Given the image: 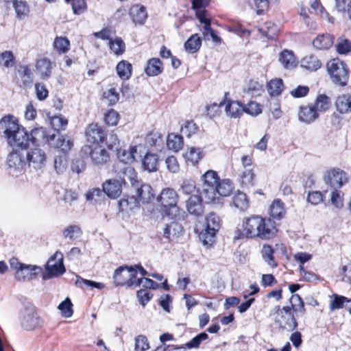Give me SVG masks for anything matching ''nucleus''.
<instances>
[{
    "mask_svg": "<svg viewBox=\"0 0 351 351\" xmlns=\"http://www.w3.org/2000/svg\"><path fill=\"white\" fill-rule=\"evenodd\" d=\"M0 132L3 134L8 145L14 149L24 150L28 148L30 143L29 135L13 115H6L1 119Z\"/></svg>",
    "mask_w": 351,
    "mask_h": 351,
    "instance_id": "nucleus-1",
    "label": "nucleus"
},
{
    "mask_svg": "<svg viewBox=\"0 0 351 351\" xmlns=\"http://www.w3.org/2000/svg\"><path fill=\"white\" fill-rule=\"evenodd\" d=\"M243 232L238 230L236 239L258 237L269 239L274 237L276 233L275 222L259 215H252L245 218L243 222Z\"/></svg>",
    "mask_w": 351,
    "mask_h": 351,
    "instance_id": "nucleus-2",
    "label": "nucleus"
},
{
    "mask_svg": "<svg viewBox=\"0 0 351 351\" xmlns=\"http://www.w3.org/2000/svg\"><path fill=\"white\" fill-rule=\"evenodd\" d=\"M9 263L10 268L15 271L14 278L19 282H25L36 278L43 271L40 267L23 263L16 257L11 258Z\"/></svg>",
    "mask_w": 351,
    "mask_h": 351,
    "instance_id": "nucleus-3",
    "label": "nucleus"
},
{
    "mask_svg": "<svg viewBox=\"0 0 351 351\" xmlns=\"http://www.w3.org/2000/svg\"><path fill=\"white\" fill-rule=\"evenodd\" d=\"M327 71L332 82L340 86L347 85L349 79V69L344 62L339 58L330 60L327 64Z\"/></svg>",
    "mask_w": 351,
    "mask_h": 351,
    "instance_id": "nucleus-4",
    "label": "nucleus"
},
{
    "mask_svg": "<svg viewBox=\"0 0 351 351\" xmlns=\"http://www.w3.org/2000/svg\"><path fill=\"white\" fill-rule=\"evenodd\" d=\"M178 199L179 195L173 189L165 188L158 196L157 202L163 207L165 214L173 218L178 213Z\"/></svg>",
    "mask_w": 351,
    "mask_h": 351,
    "instance_id": "nucleus-5",
    "label": "nucleus"
},
{
    "mask_svg": "<svg viewBox=\"0 0 351 351\" xmlns=\"http://www.w3.org/2000/svg\"><path fill=\"white\" fill-rule=\"evenodd\" d=\"M19 321L26 330H32L43 325V320L38 315L36 307L30 303L24 305L20 311Z\"/></svg>",
    "mask_w": 351,
    "mask_h": 351,
    "instance_id": "nucleus-6",
    "label": "nucleus"
},
{
    "mask_svg": "<svg viewBox=\"0 0 351 351\" xmlns=\"http://www.w3.org/2000/svg\"><path fill=\"white\" fill-rule=\"evenodd\" d=\"M220 226L221 219L216 213L211 212L206 216V228L199 235L204 245H211L215 241L216 233L219 231Z\"/></svg>",
    "mask_w": 351,
    "mask_h": 351,
    "instance_id": "nucleus-7",
    "label": "nucleus"
},
{
    "mask_svg": "<svg viewBox=\"0 0 351 351\" xmlns=\"http://www.w3.org/2000/svg\"><path fill=\"white\" fill-rule=\"evenodd\" d=\"M136 274L137 271L132 266H120L114 272V284L116 287L124 285L128 287H134Z\"/></svg>",
    "mask_w": 351,
    "mask_h": 351,
    "instance_id": "nucleus-8",
    "label": "nucleus"
},
{
    "mask_svg": "<svg viewBox=\"0 0 351 351\" xmlns=\"http://www.w3.org/2000/svg\"><path fill=\"white\" fill-rule=\"evenodd\" d=\"M45 271L43 274L44 280H49L62 275L66 269L63 264V254L56 252L51 256L45 266Z\"/></svg>",
    "mask_w": 351,
    "mask_h": 351,
    "instance_id": "nucleus-9",
    "label": "nucleus"
},
{
    "mask_svg": "<svg viewBox=\"0 0 351 351\" xmlns=\"http://www.w3.org/2000/svg\"><path fill=\"white\" fill-rule=\"evenodd\" d=\"M275 322L279 327L288 331H293L298 326V322L290 306L276 307Z\"/></svg>",
    "mask_w": 351,
    "mask_h": 351,
    "instance_id": "nucleus-10",
    "label": "nucleus"
},
{
    "mask_svg": "<svg viewBox=\"0 0 351 351\" xmlns=\"http://www.w3.org/2000/svg\"><path fill=\"white\" fill-rule=\"evenodd\" d=\"M9 173L13 176H19L25 172L27 161L24 155L18 149L11 152L7 158Z\"/></svg>",
    "mask_w": 351,
    "mask_h": 351,
    "instance_id": "nucleus-11",
    "label": "nucleus"
},
{
    "mask_svg": "<svg viewBox=\"0 0 351 351\" xmlns=\"http://www.w3.org/2000/svg\"><path fill=\"white\" fill-rule=\"evenodd\" d=\"M82 155H90L92 162L95 165L101 166L110 160V154L101 146L96 145L94 146L85 145L81 149Z\"/></svg>",
    "mask_w": 351,
    "mask_h": 351,
    "instance_id": "nucleus-12",
    "label": "nucleus"
},
{
    "mask_svg": "<svg viewBox=\"0 0 351 351\" xmlns=\"http://www.w3.org/2000/svg\"><path fill=\"white\" fill-rule=\"evenodd\" d=\"M324 182L333 189L341 188L348 181L347 173L339 168H332L326 171Z\"/></svg>",
    "mask_w": 351,
    "mask_h": 351,
    "instance_id": "nucleus-13",
    "label": "nucleus"
},
{
    "mask_svg": "<svg viewBox=\"0 0 351 351\" xmlns=\"http://www.w3.org/2000/svg\"><path fill=\"white\" fill-rule=\"evenodd\" d=\"M204 182L202 195L207 200L215 199V188L219 180V178L216 171L213 170L207 171L203 176Z\"/></svg>",
    "mask_w": 351,
    "mask_h": 351,
    "instance_id": "nucleus-14",
    "label": "nucleus"
},
{
    "mask_svg": "<svg viewBox=\"0 0 351 351\" xmlns=\"http://www.w3.org/2000/svg\"><path fill=\"white\" fill-rule=\"evenodd\" d=\"M123 184V181L121 178L107 180L102 184L103 191L110 198H117L121 194Z\"/></svg>",
    "mask_w": 351,
    "mask_h": 351,
    "instance_id": "nucleus-15",
    "label": "nucleus"
},
{
    "mask_svg": "<svg viewBox=\"0 0 351 351\" xmlns=\"http://www.w3.org/2000/svg\"><path fill=\"white\" fill-rule=\"evenodd\" d=\"M26 161L34 169H41L45 165L46 155L40 148L31 149L26 154Z\"/></svg>",
    "mask_w": 351,
    "mask_h": 351,
    "instance_id": "nucleus-16",
    "label": "nucleus"
},
{
    "mask_svg": "<svg viewBox=\"0 0 351 351\" xmlns=\"http://www.w3.org/2000/svg\"><path fill=\"white\" fill-rule=\"evenodd\" d=\"M214 189L215 193V199L208 201L218 204L220 202L221 197L229 196L232 193L233 184L229 179L219 180Z\"/></svg>",
    "mask_w": 351,
    "mask_h": 351,
    "instance_id": "nucleus-17",
    "label": "nucleus"
},
{
    "mask_svg": "<svg viewBox=\"0 0 351 351\" xmlns=\"http://www.w3.org/2000/svg\"><path fill=\"white\" fill-rule=\"evenodd\" d=\"M186 210L191 214L199 217L204 213L202 197L199 194L192 195L186 201Z\"/></svg>",
    "mask_w": 351,
    "mask_h": 351,
    "instance_id": "nucleus-18",
    "label": "nucleus"
},
{
    "mask_svg": "<svg viewBox=\"0 0 351 351\" xmlns=\"http://www.w3.org/2000/svg\"><path fill=\"white\" fill-rule=\"evenodd\" d=\"M49 144L58 149H60L64 154L71 150L73 147V142L68 136L58 133L50 135Z\"/></svg>",
    "mask_w": 351,
    "mask_h": 351,
    "instance_id": "nucleus-19",
    "label": "nucleus"
},
{
    "mask_svg": "<svg viewBox=\"0 0 351 351\" xmlns=\"http://www.w3.org/2000/svg\"><path fill=\"white\" fill-rule=\"evenodd\" d=\"M86 136L88 141L93 143H104L105 141V132L97 123H91L88 126Z\"/></svg>",
    "mask_w": 351,
    "mask_h": 351,
    "instance_id": "nucleus-20",
    "label": "nucleus"
},
{
    "mask_svg": "<svg viewBox=\"0 0 351 351\" xmlns=\"http://www.w3.org/2000/svg\"><path fill=\"white\" fill-rule=\"evenodd\" d=\"M319 114L313 105L303 106L298 112L299 121L305 123H311L315 121Z\"/></svg>",
    "mask_w": 351,
    "mask_h": 351,
    "instance_id": "nucleus-21",
    "label": "nucleus"
},
{
    "mask_svg": "<svg viewBox=\"0 0 351 351\" xmlns=\"http://www.w3.org/2000/svg\"><path fill=\"white\" fill-rule=\"evenodd\" d=\"M136 195L138 200L143 204L149 203L154 198L152 186L147 184H141L140 187L136 188Z\"/></svg>",
    "mask_w": 351,
    "mask_h": 351,
    "instance_id": "nucleus-22",
    "label": "nucleus"
},
{
    "mask_svg": "<svg viewBox=\"0 0 351 351\" xmlns=\"http://www.w3.org/2000/svg\"><path fill=\"white\" fill-rule=\"evenodd\" d=\"M182 232V226L178 222L172 221L164 228L163 237L168 241L173 240L178 238Z\"/></svg>",
    "mask_w": 351,
    "mask_h": 351,
    "instance_id": "nucleus-23",
    "label": "nucleus"
},
{
    "mask_svg": "<svg viewBox=\"0 0 351 351\" xmlns=\"http://www.w3.org/2000/svg\"><path fill=\"white\" fill-rule=\"evenodd\" d=\"M130 15L136 24L142 25L145 21L147 14L145 8L140 5H134L130 9Z\"/></svg>",
    "mask_w": 351,
    "mask_h": 351,
    "instance_id": "nucleus-24",
    "label": "nucleus"
},
{
    "mask_svg": "<svg viewBox=\"0 0 351 351\" xmlns=\"http://www.w3.org/2000/svg\"><path fill=\"white\" fill-rule=\"evenodd\" d=\"M30 142L36 145L49 143L50 135L47 136L43 128H35L30 134Z\"/></svg>",
    "mask_w": 351,
    "mask_h": 351,
    "instance_id": "nucleus-25",
    "label": "nucleus"
},
{
    "mask_svg": "<svg viewBox=\"0 0 351 351\" xmlns=\"http://www.w3.org/2000/svg\"><path fill=\"white\" fill-rule=\"evenodd\" d=\"M162 71V62L159 58H156L149 59L145 68V72L149 76L158 75Z\"/></svg>",
    "mask_w": 351,
    "mask_h": 351,
    "instance_id": "nucleus-26",
    "label": "nucleus"
},
{
    "mask_svg": "<svg viewBox=\"0 0 351 351\" xmlns=\"http://www.w3.org/2000/svg\"><path fill=\"white\" fill-rule=\"evenodd\" d=\"M138 148H142V146L130 147L128 150L120 149L117 151V157L125 164L131 163L136 160L135 153L137 152Z\"/></svg>",
    "mask_w": 351,
    "mask_h": 351,
    "instance_id": "nucleus-27",
    "label": "nucleus"
},
{
    "mask_svg": "<svg viewBox=\"0 0 351 351\" xmlns=\"http://www.w3.org/2000/svg\"><path fill=\"white\" fill-rule=\"evenodd\" d=\"M18 73L21 79L18 82L20 87L25 88L32 84V73L28 66H20L18 69Z\"/></svg>",
    "mask_w": 351,
    "mask_h": 351,
    "instance_id": "nucleus-28",
    "label": "nucleus"
},
{
    "mask_svg": "<svg viewBox=\"0 0 351 351\" xmlns=\"http://www.w3.org/2000/svg\"><path fill=\"white\" fill-rule=\"evenodd\" d=\"M334 43V37L330 34L317 36L313 41V46L319 50L329 49Z\"/></svg>",
    "mask_w": 351,
    "mask_h": 351,
    "instance_id": "nucleus-29",
    "label": "nucleus"
},
{
    "mask_svg": "<svg viewBox=\"0 0 351 351\" xmlns=\"http://www.w3.org/2000/svg\"><path fill=\"white\" fill-rule=\"evenodd\" d=\"M335 106L341 114L351 112V96L345 94L338 96L335 100Z\"/></svg>",
    "mask_w": 351,
    "mask_h": 351,
    "instance_id": "nucleus-30",
    "label": "nucleus"
},
{
    "mask_svg": "<svg viewBox=\"0 0 351 351\" xmlns=\"http://www.w3.org/2000/svg\"><path fill=\"white\" fill-rule=\"evenodd\" d=\"M300 66L310 71H315L321 68L322 62L315 56L309 55L302 59Z\"/></svg>",
    "mask_w": 351,
    "mask_h": 351,
    "instance_id": "nucleus-31",
    "label": "nucleus"
},
{
    "mask_svg": "<svg viewBox=\"0 0 351 351\" xmlns=\"http://www.w3.org/2000/svg\"><path fill=\"white\" fill-rule=\"evenodd\" d=\"M36 68L42 79L50 77L51 73V62L47 58H42L36 62Z\"/></svg>",
    "mask_w": 351,
    "mask_h": 351,
    "instance_id": "nucleus-32",
    "label": "nucleus"
},
{
    "mask_svg": "<svg viewBox=\"0 0 351 351\" xmlns=\"http://www.w3.org/2000/svg\"><path fill=\"white\" fill-rule=\"evenodd\" d=\"M116 71L121 80H127L132 75V65L127 60H121L117 64Z\"/></svg>",
    "mask_w": 351,
    "mask_h": 351,
    "instance_id": "nucleus-33",
    "label": "nucleus"
},
{
    "mask_svg": "<svg viewBox=\"0 0 351 351\" xmlns=\"http://www.w3.org/2000/svg\"><path fill=\"white\" fill-rule=\"evenodd\" d=\"M167 145L169 149L175 152L180 151L184 146L182 136L173 133L169 134L167 138Z\"/></svg>",
    "mask_w": 351,
    "mask_h": 351,
    "instance_id": "nucleus-34",
    "label": "nucleus"
},
{
    "mask_svg": "<svg viewBox=\"0 0 351 351\" xmlns=\"http://www.w3.org/2000/svg\"><path fill=\"white\" fill-rule=\"evenodd\" d=\"M158 165V157L155 154L147 153L143 159V167L149 172L157 171Z\"/></svg>",
    "mask_w": 351,
    "mask_h": 351,
    "instance_id": "nucleus-35",
    "label": "nucleus"
},
{
    "mask_svg": "<svg viewBox=\"0 0 351 351\" xmlns=\"http://www.w3.org/2000/svg\"><path fill=\"white\" fill-rule=\"evenodd\" d=\"M202 40L197 34L192 35L184 43L186 51L190 53L197 52L201 47Z\"/></svg>",
    "mask_w": 351,
    "mask_h": 351,
    "instance_id": "nucleus-36",
    "label": "nucleus"
},
{
    "mask_svg": "<svg viewBox=\"0 0 351 351\" xmlns=\"http://www.w3.org/2000/svg\"><path fill=\"white\" fill-rule=\"evenodd\" d=\"M225 110L226 114L233 118L239 117L243 112V106L238 101H229Z\"/></svg>",
    "mask_w": 351,
    "mask_h": 351,
    "instance_id": "nucleus-37",
    "label": "nucleus"
},
{
    "mask_svg": "<svg viewBox=\"0 0 351 351\" xmlns=\"http://www.w3.org/2000/svg\"><path fill=\"white\" fill-rule=\"evenodd\" d=\"M269 214L273 218L281 219L285 214L283 202L280 199L274 200L270 206Z\"/></svg>",
    "mask_w": 351,
    "mask_h": 351,
    "instance_id": "nucleus-38",
    "label": "nucleus"
},
{
    "mask_svg": "<svg viewBox=\"0 0 351 351\" xmlns=\"http://www.w3.org/2000/svg\"><path fill=\"white\" fill-rule=\"evenodd\" d=\"M279 61L286 69H291L296 66L295 58L293 53L288 50H284L281 52Z\"/></svg>",
    "mask_w": 351,
    "mask_h": 351,
    "instance_id": "nucleus-39",
    "label": "nucleus"
},
{
    "mask_svg": "<svg viewBox=\"0 0 351 351\" xmlns=\"http://www.w3.org/2000/svg\"><path fill=\"white\" fill-rule=\"evenodd\" d=\"M244 92L249 96L254 97L260 96L264 92V90L263 85L258 82L251 80L244 88Z\"/></svg>",
    "mask_w": 351,
    "mask_h": 351,
    "instance_id": "nucleus-40",
    "label": "nucleus"
},
{
    "mask_svg": "<svg viewBox=\"0 0 351 351\" xmlns=\"http://www.w3.org/2000/svg\"><path fill=\"white\" fill-rule=\"evenodd\" d=\"M53 45L59 53H65L69 50L70 42L66 37L57 36L54 39Z\"/></svg>",
    "mask_w": 351,
    "mask_h": 351,
    "instance_id": "nucleus-41",
    "label": "nucleus"
},
{
    "mask_svg": "<svg viewBox=\"0 0 351 351\" xmlns=\"http://www.w3.org/2000/svg\"><path fill=\"white\" fill-rule=\"evenodd\" d=\"M267 91L271 96H278L283 90V82L281 79L271 80L267 86Z\"/></svg>",
    "mask_w": 351,
    "mask_h": 351,
    "instance_id": "nucleus-42",
    "label": "nucleus"
},
{
    "mask_svg": "<svg viewBox=\"0 0 351 351\" xmlns=\"http://www.w3.org/2000/svg\"><path fill=\"white\" fill-rule=\"evenodd\" d=\"M316 109L317 112H325L329 109L330 106V100L326 95H319L313 105Z\"/></svg>",
    "mask_w": 351,
    "mask_h": 351,
    "instance_id": "nucleus-43",
    "label": "nucleus"
},
{
    "mask_svg": "<svg viewBox=\"0 0 351 351\" xmlns=\"http://www.w3.org/2000/svg\"><path fill=\"white\" fill-rule=\"evenodd\" d=\"M233 204L240 210H245L249 206V202L246 195L242 192H238L233 197Z\"/></svg>",
    "mask_w": 351,
    "mask_h": 351,
    "instance_id": "nucleus-44",
    "label": "nucleus"
},
{
    "mask_svg": "<svg viewBox=\"0 0 351 351\" xmlns=\"http://www.w3.org/2000/svg\"><path fill=\"white\" fill-rule=\"evenodd\" d=\"M204 154L200 148L191 147L186 153L185 157L187 161L195 165L203 158Z\"/></svg>",
    "mask_w": 351,
    "mask_h": 351,
    "instance_id": "nucleus-45",
    "label": "nucleus"
},
{
    "mask_svg": "<svg viewBox=\"0 0 351 351\" xmlns=\"http://www.w3.org/2000/svg\"><path fill=\"white\" fill-rule=\"evenodd\" d=\"M274 250L271 245H265L263 247L262 256L265 261L271 267H276L277 263L274 258Z\"/></svg>",
    "mask_w": 351,
    "mask_h": 351,
    "instance_id": "nucleus-46",
    "label": "nucleus"
},
{
    "mask_svg": "<svg viewBox=\"0 0 351 351\" xmlns=\"http://www.w3.org/2000/svg\"><path fill=\"white\" fill-rule=\"evenodd\" d=\"M291 311L298 312L302 315L305 313L304 304L301 297L298 294H293L290 298Z\"/></svg>",
    "mask_w": 351,
    "mask_h": 351,
    "instance_id": "nucleus-47",
    "label": "nucleus"
},
{
    "mask_svg": "<svg viewBox=\"0 0 351 351\" xmlns=\"http://www.w3.org/2000/svg\"><path fill=\"white\" fill-rule=\"evenodd\" d=\"M349 299H348L346 297L337 294H333L331 296V300L330 302V310L333 311L336 309L341 308L343 306V304L345 302H349Z\"/></svg>",
    "mask_w": 351,
    "mask_h": 351,
    "instance_id": "nucleus-48",
    "label": "nucleus"
},
{
    "mask_svg": "<svg viewBox=\"0 0 351 351\" xmlns=\"http://www.w3.org/2000/svg\"><path fill=\"white\" fill-rule=\"evenodd\" d=\"M13 6L18 19H22L28 15L29 8L25 2L14 0L13 1Z\"/></svg>",
    "mask_w": 351,
    "mask_h": 351,
    "instance_id": "nucleus-49",
    "label": "nucleus"
},
{
    "mask_svg": "<svg viewBox=\"0 0 351 351\" xmlns=\"http://www.w3.org/2000/svg\"><path fill=\"white\" fill-rule=\"evenodd\" d=\"M196 16L199 19V22L204 24L203 27V35L204 37L208 36L213 32V29L210 27V22L206 18L205 10L197 11Z\"/></svg>",
    "mask_w": 351,
    "mask_h": 351,
    "instance_id": "nucleus-50",
    "label": "nucleus"
},
{
    "mask_svg": "<svg viewBox=\"0 0 351 351\" xmlns=\"http://www.w3.org/2000/svg\"><path fill=\"white\" fill-rule=\"evenodd\" d=\"M82 234L80 228L77 225H71L63 231L64 237L72 241L80 237Z\"/></svg>",
    "mask_w": 351,
    "mask_h": 351,
    "instance_id": "nucleus-51",
    "label": "nucleus"
},
{
    "mask_svg": "<svg viewBox=\"0 0 351 351\" xmlns=\"http://www.w3.org/2000/svg\"><path fill=\"white\" fill-rule=\"evenodd\" d=\"M259 31L268 38L273 39L278 32V27L271 22H266Z\"/></svg>",
    "mask_w": 351,
    "mask_h": 351,
    "instance_id": "nucleus-52",
    "label": "nucleus"
},
{
    "mask_svg": "<svg viewBox=\"0 0 351 351\" xmlns=\"http://www.w3.org/2000/svg\"><path fill=\"white\" fill-rule=\"evenodd\" d=\"M50 123L53 130L56 132L63 130L68 125V121L62 116H54L51 118Z\"/></svg>",
    "mask_w": 351,
    "mask_h": 351,
    "instance_id": "nucleus-53",
    "label": "nucleus"
},
{
    "mask_svg": "<svg viewBox=\"0 0 351 351\" xmlns=\"http://www.w3.org/2000/svg\"><path fill=\"white\" fill-rule=\"evenodd\" d=\"M343 194L341 191L334 189L330 193V201L337 208H341L343 206Z\"/></svg>",
    "mask_w": 351,
    "mask_h": 351,
    "instance_id": "nucleus-54",
    "label": "nucleus"
},
{
    "mask_svg": "<svg viewBox=\"0 0 351 351\" xmlns=\"http://www.w3.org/2000/svg\"><path fill=\"white\" fill-rule=\"evenodd\" d=\"M123 183L129 182L132 186H135L137 183V176L134 168L127 167L123 170V178H121Z\"/></svg>",
    "mask_w": 351,
    "mask_h": 351,
    "instance_id": "nucleus-55",
    "label": "nucleus"
},
{
    "mask_svg": "<svg viewBox=\"0 0 351 351\" xmlns=\"http://www.w3.org/2000/svg\"><path fill=\"white\" fill-rule=\"evenodd\" d=\"M72 306L73 304L71 300L69 298H66L59 304L58 308L61 311L62 317L69 318L73 315Z\"/></svg>",
    "mask_w": 351,
    "mask_h": 351,
    "instance_id": "nucleus-56",
    "label": "nucleus"
},
{
    "mask_svg": "<svg viewBox=\"0 0 351 351\" xmlns=\"http://www.w3.org/2000/svg\"><path fill=\"white\" fill-rule=\"evenodd\" d=\"M103 98L108 102V105L113 106L119 99V94L114 88H110L103 93Z\"/></svg>",
    "mask_w": 351,
    "mask_h": 351,
    "instance_id": "nucleus-57",
    "label": "nucleus"
},
{
    "mask_svg": "<svg viewBox=\"0 0 351 351\" xmlns=\"http://www.w3.org/2000/svg\"><path fill=\"white\" fill-rule=\"evenodd\" d=\"M15 60L11 51H5L0 53V64H3L6 68L12 67Z\"/></svg>",
    "mask_w": 351,
    "mask_h": 351,
    "instance_id": "nucleus-58",
    "label": "nucleus"
},
{
    "mask_svg": "<svg viewBox=\"0 0 351 351\" xmlns=\"http://www.w3.org/2000/svg\"><path fill=\"white\" fill-rule=\"evenodd\" d=\"M149 349V344L145 335H140L135 337V351H146Z\"/></svg>",
    "mask_w": 351,
    "mask_h": 351,
    "instance_id": "nucleus-59",
    "label": "nucleus"
},
{
    "mask_svg": "<svg viewBox=\"0 0 351 351\" xmlns=\"http://www.w3.org/2000/svg\"><path fill=\"white\" fill-rule=\"evenodd\" d=\"M67 167V158L66 154L58 156L54 160V168L58 174L63 173Z\"/></svg>",
    "mask_w": 351,
    "mask_h": 351,
    "instance_id": "nucleus-60",
    "label": "nucleus"
},
{
    "mask_svg": "<svg viewBox=\"0 0 351 351\" xmlns=\"http://www.w3.org/2000/svg\"><path fill=\"white\" fill-rule=\"evenodd\" d=\"M109 45L110 49L116 55H121L125 51V43L121 38H116L114 40L110 39Z\"/></svg>",
    "mask_w": 351,
    "mask_h": 351,
    "instance_id": "nucleus-61",
    "label": "nucleus"
},
{
    "mask_svg": "<svg viewBox=\"0 0 351 351\" xmlns=\"http://www.w3.org/2000/svg\"><path fill=\"white\" fill-rule=\"evenodd\" d=\"M197 131V126L192 121H186L181 126V132L187 137H190L192 134L196 133Z\"/></svg>",
    "mask_w": 351,
    "mask_h": 351,
    "instance_id": "nucleus-62",
    "label": "nucleus"
},
{
    "mask_svg": "<svg viewBox=\"0 0 351 351\" xmlns=\"http://www.w3.org/2000/svg\"><path fill=\"white\" fill-rule=\"evenodd\" d=\"M337 51L340 54H346L351 51V41L346 38H340L336 45Z\"/></svg>",
    "mask_w": 351,
    "mask_h": 351,
    "instance_id": "nucleus-63",
    "label": "nucleus"
},
{
    "mask_svg": "<svg viewBox=\"0 0 351 351\" xmlns=\"http://www.w3.org/2000/svg\"><path fill=\"white\" fill-rule=\"evenodd\" d=\"M243 112L252 116H257L262 112L261 106L254 101L249 102L245 106H243Z\"/></svg>",
    "mask_w": 351,
    "mask_h": 351,
    "instance_id": "nucleus-64",
    "label": "nucleus"
}]
</instances>
